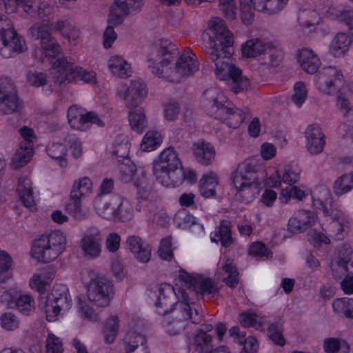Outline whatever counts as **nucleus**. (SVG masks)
I'll list each match as a JSON object with an SVG mask.
<instances>
[{"mask_svg":"<svg viewBox=\"0 0 353 353\" xmlns=\"http://www.w3.org/2000/svg\"><path fill=\"white\" fill-rule=\"evenodd\" d=\"M209 28L214 35V44L210 48L209 57L215 66V74L220 80L231 81L230 88L235 94L248 88L249 79L241 75V70L230 63L234 53L233 37L224 21L215 17L209 22Z\"/></svg>","mask_w":353,"mask_h":353,"instance_id":"nucleus-1","label":"nucleus"},{"mask_svg":"<svg viewBox=\"0 0 353 353\" xmlns=\"http://www.w3.org/2000/svg\"><path fill=\"white\" fill-rule=\"evenodd\" d=\"M177 54L176 46L167 39L156 42L148 56V67L152 72L172 82H179L183 77H188L199 70V63L192 52H184L181 54L174 68L168 64Z\"/></svg>","mask_w":353,"mask_h":353,"instance_id":"nucleus-2","label":"nucleus"},{"mask_svg":"<svg viewBox=\"0 0 353 353\" xmlns=\"http://www.w3.org/2000/svg\"><path fill=\"white\" fill-rule=\"evenodd\" d=\"M30 285L40 294L39 306L45 310L48 321H56L61 312H65L71 307L72 299L65 285L57 284L50 294H48L46 293L47 282L40 275H34Z\"/></svg>","mask_w":353,"mask_h":353,"instance_id":"nucleus-3","label":"nucleus"},{"mask_svg":"<svg viewBox=\"0 0 353 353\" xmlns=\"http://www.w3.org/2000/svg\"><path fill=\"white\" fill-rule=\"evenodd\" d=\"M202 101L210 117L220 120L230 128H238L246 118L245 112L234 106L217 88H211L205 90Z\"/></svg>","mask_w":353,"mask_h":353,"instance_id":"nucleus-4","label":"nucleus"},{"mask_svg":"<svg viewBox=\"0 0 353 353\" xmlns=\"http://www.w3.org/2000/svg\"><path fill=\"white\" fill-rule=\"evenodd\" d=\"M153 174L164 186L174 188L181 184V163L172 147L165 149L154 160Z\"/></svg>","mask_w":353,"mask_h":353,"instance_id":"nucleus-5","label":"nucleus"},{"mask_svg":"<svg viewBox=\"0 0 353 353\" xmlns=\"http://www.w3.org/2000/svg\"><path fill=\"white\" fill-rule=\"evenodd\" d=\"M179 292L182 301L179 305L175 316L165 315L162 321L163 327L170 335H177L183 332L188 321L194 324H199L202 321V314L199 309L194 307L193 303L190 302L189 294L186 291L181 290Z\"/></svg>","mask_w":353,"mask_h":353,"instance_id":"nucleus-6","label":"nucleus"},{"mask_svg":"<svg viewBox=\"0 0 353 353\" xmlns=\"http://www.w3.org/2000/svg\"><path fill=\"white\" fill-rule=\"evenodd\" d=\"M343 76L336 68L329 66L323 68L316 76L317 89L326 95H337V105L341 110H345V115L352 110L350 102L346 97L339 93L343 85Z\"/></svg>","mask_w":353,"mask_h":353,"instance_id":"nucleus-7","label":"nucleus"},{"mask_svg":"<svg viewBox=\"0 0 353 353\" xmlns=\"http://www.w3.org/2000/svg\"><path fill=\"white\" fill-rule=\"evenodd\" d=\"M65 236L59 230L41 235L32 247L33 256L43 263L55 260L66 248Z\"/></svg>","mask_w":353,"mask_h":353,"instance_id":"nucleus-8","label":"nucleus"},{"mask_svg":"<svg viewBox=\"0 0 353 353\" xmlns=\"http://www.w3.org/2000/svg\"><path fill=\"white\" fill-rule=\"evenodd\" d=\"M52 74L53 82L59 86L65 85L76 80H81L88 83L96 81L95 73L88 72L75 65L67 58H58L52 63Z\"/></svg>","mask_w":353,"mask_h":353,"instance_id":"nucleus-9","label":"nucleus"},{"mask_svg":"<svg viewBox=\"0 0 353 353\" xmlns=\"http://www.w3.org/2000/svg\"><path fill=\"white\" fill-rule=\"evenodd\" d=\"M288 0H239L241 18L244 23L250 24L254 17V10L274 14L282 10Z\"/></svg>","mask_w":353,"mask_h":353,"instance_id":"nucleus-10","label":"nucleus"},{"mask_svg":"<svg viewBox=\"0 0 353 353\" xmlns=\"http://www.w3.org/2000/svg\"><path fill=\"white\" fill-rule=\"evenodd\" d=\"M180 279L188 286L189 292H186L189 296L192 294L196 295L200 294L201 296L210 297L219 292V289L215 283L210 278H205L199 274H189L181 270L179 274ZM190 299V298L189 297Z\"/></svg>","mask_w":353,"mask_h":353,"instance_id":"nucleus-11","label":"nucleus"},{"mask_svg":"<svg viewBox=\"0 0 353 353\" xmlns=\"http://www.w3.org/2000/svg\"><path fill=\"white\" fill-rule=\"evenodd\" d=\"M0 42L14 54L23 52L28 49L25 39L16 32L11 21L1 14H0Z\"/></svg>","mask_w":353,"mask_h":353,"instance_id":"nucleus-12","label":"nucleus"},{"mask_svg":"<svg viewBox=\"0 0 353 353\" xmlns=\"http://www.w3.org/2000/svg\"><path fill=\"white\" fill-rule=\"evenodd\" d=\"M232 183L239 192L250 191L252 186L257 188L258 179L255 167L250 163L242 162L231 174Z\"/></svg>","mask_w":353,"mask_h":353,"instance_id":"nucleus-13","label":"nucleus"},{"mask_svg":"<svg viewBox=\"0 0 353 353\" xmlns=\"http://www.w3.org/2000/svg\"><path fill=\"white\" fill-rule=\"evenodd\" d=\"M29 32L33 39H40V45L46 57H55L61 53V46L45 25L35 24L29 29Z\"/></svg>","mask_w":353,"mask_h":353,"instance_id":"nucleus-14","label":"nucleus"},{"mask_svg":"<svg viewBox=\"0 0 353 353\" xmlns=\"http://www.w3.org/2000/svg\"><path fill=\"white\" fill-rule=\"evenodd\" d=\"M112 293V285L105 278L92 280L88 287V297L97 305L105 307L109 305Z\"/></svg>","mask_w":353,"mask_h":353,"instance_id":"nucleus-15","label":"nucleus"},{"mask_svg":"<svg viewBox=\"0 0 353 353\" xmlns=\"http://www.w3.org/2000/svg\"><path fill=\"white\" fill-rule=\"evenodd\" d=\"M349 266L353 267V250L348 245L340 246L330 263V268L335 279L339 280L347 274Z\"/></svg>","mask_w":353,"mask_h":353,"instance_id":"nucleus-16","label":"nucleus"},{"mask_svg":"<svg viewBox=\"0 0 353 353\" xmlns=\"http://www.w3.org/2000/svg\"><path fill=\"white\" fill-rule=\"evenodd\" d=\"M68 119L70 126L79 130H86L89 123L103 125V122L95 112L84 113V111L77 105H72L68 109Z\"/></svg>","mask_w":353,"mask_h":353,"instance_id":"nucleus-17","label":"nucleus"},{"mask_svg":"<svg viewBox=\"0 0 353 353\" xmlns=\"http://www.w3.org/2000/svg\"><path fill=\"white\" fill-rule=\"evenodd\" d=\"M145 0H114L110 8L109 24L119 25L128 15L130 8L139 10Z\"/></svg>","mask_w":353,"mask_h":353,"instance_id":"nucleus-18","label":"nucleus"},{"mask_svg":"<svg viewBox=\"0 0 353 353\" xmlns=\"http://www.w3.org/2000/svg\"><path fill=\"white\" fill-rule=\"evenodd\" d=\"M102 236L98 228H89L81 240V248L83 256L94 259L100 255L101 251Z\"/></svg>","mask_w":353,"mask_h":353,"instance_id":"nucleus-19","label":"nucleus"},{"mask_svg":"<svg viewBox=\"0 0 353 353\" xmlns=\"http://www.w3.org/2000/svg\"><path fill=\"white\" fill-rule=\"evenodd\" d=\"M147 93L145 83L141 79H135L131 81L130 85L123 92L119 91L118 94L123 98L128 108L133 109L138 107Z\"/></svg>","mask_w":353,"mask_h":353,"instance_id":"nucleus-20","label":"nucleus"},{"mask_svg":"<svg viewBox=\"0 0 353 353\" xmlns=\"http://www.w3.org/2000/svg\"><path fill=\"white\" fill-rule=\"evenodd\" d=\"M158 292L155 306L157 312L159 314L163 316L168 314L181 303L178 302V297L174 289L170 285L159 288Z\"/></svg>","mask_w":353,"mask_h":353,"instance_id":"nucleus-21","label":"nucleus"},{"mask_svg":"<svg viewBox=\"0 0 353 353\" xmlns=\"http://www.w3.org/2000/svg\"><path fill=\"white\" fill-rule=\"evenodd\" d=\"M314 206L321 210L325 216H332L335 219L334 210L332 207L333 199L330 190L325 185L316 187L312 192Z\"/></svg>","mask_w":353,"mask_h":353,"instance_id":"nucleus-22","label":"nucleus"},{"mask_svg":"<svg viewBox=\"0 0 353 353\" xmlns=\"http://www.w3.org/2000/svg\"><path fill=\"white\" fill-rule=\"evenodd\" d=\"M127 248L134 255V257L141 263L149 261L151 256V248L139 236L130 235L126 238Z\"/></svg>","mask_w":353,"mask_h":353,"instance_id":"nucleus-23","label":"nucleus"},{"mask_svg":"<svg viewBox=\"0 0 353 353\" xmlns=\"http://www.w3.org/2000/svg\"><path fill=\"white\" fill-rule=\"evenodd\" d=\"M316 221L315 214L304 210H301L294 213L289 219L288 229L293 233H299L312 227Z\"/></svg>","mask_w":353,"mask_h":353,"instance_id":"nucleus-24","label":"nucleus"},{"mask_svg":"<svg viewBox=\"0 0 353 353\" xmlns=\"http://www.w3.org/2000/svg\"><path fill=\"white\" fill-rule=\"evenodd\" d=\"M192 150L197 163L202 165H211L214 161L216 150L209 142L201 140L194 143Z\"/></svg>","mask_w":353,"mask_h":353,"instance_id":"nucleus-25","label":"nucleus"},{"mask_svg":"<svg viewBox=\"0 0 353 353\" xmlns=\"http://www.w3.org/2000/svg\"><path fill=\"white\" fill-rule=\"evenodd\" d=\"M305 137L306 147L310 154H318L322 152L325 143V135L318 125H310L305 131Z\"/></svg>","mask_w":353,"mask_h":353,"instance_id":"nucleus-26","label":"nucleus"},{"mask_svg":"<svg viewBox=\"0 0 353 353\" xmlns=\"http://www.w3.org/2000/svg\"><path fill=\"white\" fill-rule=\"evenodd\" d=\"M189 347L197 353H212L219 350L229 352L228 347L225 346H221L213 350L212 337L210 334L204 332H196Z\"/></svg>","mask_w":353,"mask_h":353,"instance_id":"nucleus-27","label":"nucleus"},{"mask_svg":"<svg viewBox=\"0 0 353 353\" xmlns=\"http://www.w3.org/2000/svg\"><path fill=\"white\" fill-rule=\"evenodd\" d=\"M297 59L303 70L310 74H314L320 66V60L311 50L303 48L298 50Z\"/></svg>","mask_w":353,"mask_h":353,"instance_id":"nucleus-28","label":"nucleus"},{"mask_svg":"<svg viewBox=\"0 0 353 353\" xmlns=\"http://www.w3.org/2000/svg\"><path fill=\"white\" fill-rule=\"evenodd\" d=\"M17 192L21 201L23 205L30 208H32L35 205L32 188V182L27 177L21 176L18 181Z\"/></svg>","mask_w":353,"mask_h":353,"instance_id":"nucleus-29","label":"nucleus"},{"mask_svg":"<svg viewBox=\"0 0 353 353\" xmlns=\"http://www.w3.org/2000/svg\"><path fill=\"white\" fill-rule=\"evenodd\" d=\"M116 196H112L109 201L104 199L101 196H98L94 201V205L97 212L103 218L108 220H114V211L116 210Z\"/></svg>","mask_w":353,"mask_h":353,"instance_id":"nucleus-30","label":"nucleus"},{"mask_svg":"<svg viewBox=\"0 0 353 353\" xmlns=\"http://www.w3.org/2000/svg\"><path fill=\"white\" fill-rule=\"evenodd\" d=\"M211 241L216 243L220 241L222 247L224 248H229L233 245L234 240L232 236L230 221H221L218 230L214 233V236H211Z\"/></svg>","mask_w":353,"mask_h":353,"instance_id":"nucleus-31","label":"nucleus"},{"mask_svg":"<svg viewBox=\"0 0 353 353\" xmlns=\"http://www.w3.org/2000/svg\"><path fill=\"white\" fill-rule=\"evenodd\" d=\"M23 108V101L14 91L0 99V112L3 114H12L19 112Z\"/></svg>","mask_w":353,"mask_h":353,"instance_id":"nucleus-32","label":"nucleus"},{"mask_svg":"<svg viewBox=\"0 0 353 353\" xmlns=\"http://www.w3.org/2000/svg\"><path fill=\"white\" fill-rule=\"evenodd\" d=\"M81 197L75 190H71L70 199L65 205L67 212L77 221H83L88 217V212L81 208Z\"/></svg>","mask_w":353,"mask_h":353,"instance_id":"nucleus-33","label":"nucleus"},{"mask_svg":"<svg viewBox=\"0 0 353 353\" xmlns=\"http://www.w3.org/2000/svg\"><path fill=\"white\" fill-rule=\"evenodd\" d=\"M108 67L114 75L120 78H126L131 75L130 65L120 56L111 57L108 61Z\"/></svg>","mask_w":353,"mask_h":353,"instance_id":"nucleus-34","label":"nucleus"},{"mask_svg":"<svg viewBox=\"0 0 353 353\" xmlns=\"http://www.w3.org/2000/svg\"><path fill=\"white\" fill-rule=\"evenodd\" d=\"M269 41L260 39H252L243 44L241 52L243 57H255L263 55Z\"/></svg>","mask_w":353,"mask_h":353,"instance_id":"nucleus-35","label":"nucleus"},{"mask_svg":"<svg viewBox=\"0 0 353 353\" xmlns=\"http://www.w3.org/2000/svg\"><path fill=\"white\" fill-rule=\"evenodd\" d=\"M283 59V52L278 45L269 42L262 55V63L268 66H277Z\"/></svg>","mask_w":353,"mask_h":353,"instance_id":"nucleus-36","label":"nucleus"},{"mask_svg":"<svg viewBox=\"0 0 353 353\" xmlns=\"http://www.w3.org/2000/svg\"><path fill=\"white\" fill-rule=\"evenodd\" d=\"M218 184L216 175L212 172L203 175L200 180L199 191L205 198L216 195V187Z\"/></svg>","mask_w":353,"mask_h":353,"instance_id":"nucleus-37","label":"nucleus"},{"mask_svg":"<svg viewBox=\"0 0 353 353\" xmlns=\"http://www.w3.org/2000/svg\"><path fill=\"white\" fill-rule=\"evenodd\" d=\"M351 42L347 34L338 33L330 43V52L334 57H340L345 52Z\"/></svg>","mask_w":353,"mask_h":353,"instance_id":"nucleus-38","label":"nucleus"},{"mask_svg":"<svg viewBox=\"0 0 353 353\" xmlns=\"http://www.w3.org/2000/svg\"><path fill=\"white\" fill-rule=\"evenodd\" d=\"M129 113V122L132 129L139 133H142L147 127V120L143 109L137 107Z\"/></svg>","mask_w":353,"mask_h":353,"instance_id":"nucleus-39","label":"nucleus"},{"mask_svg":"<svg viewBox=\"0 0 353 353\" xmlns=\"http://www.w3.org/2000/svg\"><path fill=\"white\" fill-rule=\"evenodd\" d=\"M116 210L114 211V221L126 222L132 219L133 216V208L128 203H124L122 198L116 196Z\"/></svg>","mask_w":353,"mask_h":353,"instance_id":"nucleus-40","label":"nucleus"},{"mask_svg":"<svg viewBox=\"0 0 353 353\" xmlns=\"http://www.w3.org/2000/svg\"><path fill=\"white\" fill-rule=\"evenodd\" d=\"M32 154V148L28 142L20 144L19 148L12 158L13 167L17 169L24 166L30 161Z\"/></svg>","mask_w":353,"mask_h":353,"instance_id":"nucleus-41","label":"nucleus"},{"mask_svg":"<svg viewBox=\"0 0 353 353\" xmlns=\"http://www.w3.org/2000/svg\"><path fill=\"white\" fill-rule=\"evenodd\" d=\"M353 188V172L344 174L337 178L333 186L334 192L338 196L343 195Z\"/></svg>","mask_w":353,"mask_h":353,"instance_id":"nucleus-42","label":"nucleus"},{"mask_svg":"<svg viewBox=\"0 0 353 353\" xmlns=\"http://www.w3.org/2000/svg\"><path fill=\"white\" fill-rule=\"evenodd\" d=\"M46 151L49 157L57 160L61 167L66 166L67 150L64 145L59 143H54L47 147Z\"/></svg>","mask_w":353,"mask_h":353,"instance_id":"nucleus-43","label":"nucleus"},{"mask_svg":"<svg viewBox=\"0 0 353 353\" xmlns=\"http://www.w3.org/2000/svg\"><path fill=\"white\" fill-rule=\"evenodd\" d=\"M222 270L227 276L223 279V281L231 288H234L239 283V272L232 261L227 259L222 267Z\"/></svg>","mask_w":353,"mask_h":353,"instance_id":"nucleus-44","label":"nucleus"},{"mask_svg":"<svg viewBox=\"0 0 353 353\" xmlns=\"http://www.w3.org/2000/svg\"><path fill=\"white\" fill-rule=\"evenodd\" d=\"M332 307L336 313L343 314L348 319H353V299H336L333 302Z\"/></svg>","mask_w":353,"mask_h":353,"instance_id":"nucleus-45","label":"nucleus"},{"mask_svg":"<svg viewBox=\"0 0 353 353\" xmlns=\"http://www.w3.org/2000/svg\"><path fill=\"white\" fill-rule=\"evenodd\" d=\"M299 179V174L290 168H285L281 179L280 175L276 173L275 176L270 178L272 185L274 188L279 187L281 182L289 184L290 186L295 183Z\"/></svg>","mask_w":353,"mask_h":353,"instance_id":"nucleus-46","label":"nucleus"},{"mask_svg":"<svg viewBox=\"0 0 353 353\" xmlns=\"http://www.w3.org/2000/svg\"><path fill=\"white\" fill-rule=\"evenodd\" d=\"M161 137L157 131H149L145 134L141 143V150L144 152L152 151L161 144Z\"/></svg>","mask_w":353,"mask_h":353,"instance_id":"nucleus-47","label":"nucleus"},{"mask_svg":"<svg viewBox=\"0 0 353 353\" xmlns=\"http://www.w3.org/2000/svg\"><path fill=\"white\" fill-rule=\"evenodd\" d=\"M268 335L275 345L283 346L285 344L283 335V324L280 321H276L269 325Z\"/></svg>","mask_w":353,"mask_h":353,"instance_id":"nucleus-48","label":"nucleus"},{"mask_svg":"<svg viewBox=\"0 0 353 353\" xmlns=\"http://www.w3.org/2000/svg\"><path fill=\"white\" fill-rule=\"evenodd\" d=\"M12 259L5 252H0V283H4L12 277Z\"/></svg>","mask_w":353,"mask_h":353,"instance_id":"nucleus-49","label":"nucleus"},{"mask_svg":"<svg viewBox=\"0 0 353 353\" xmlns=\"http://www.w3.org/2000/svg\"><path fill=\"white\" fill-rule=\"evenodd\" d=\"M118 327L119 319L117 316L107 319L103 328L104 338L107 343H112L114 341Z\"/></svg>","mask_w":353,"mask_h":353,"instance_id":"nucleus-50","label":"nucleus"},{"mask_svg":"<svg viewBox=\"0 0 353 353\" xmlns=\"http://www.w3.org/2000/svg\"><path fill=\"white\" fill-rule=\"evenodd\" d=\"M16 307L22 314L30 315L34 310V300L28 294L20 295L16 300Z\"/></svg>","mask_w":353,"mask_h":353,"instance_id":"nucleus-51","label":"nucleus"},{"mask_svg":"<svg viewBox=\"0 0 353 353\" xmlns=\"http://www.w3.org/2000/svg\"><path fill=\"white\" fill-rule=\"evenodd\" d=\"M20 6L28 15L36 17L41 16L45 5L39 0H21Z\"/></svg>","mask_w":353,"mask_h":353,"instance_id":"nucleus-52","label":"nucleus"},{"mask_svg":"<svg viewBox=\"0 0 353 353\" xmlns=\"http://www.w3.org/2000/svg\"><path fill=\"white\" fill-rule=\"evenodd\" d=\"M135 165L130 160L122 162L119 165L120 179L124 183L130 182L136 172Z\"/></svg>","mask_w":353,"mask_h":353,"instance_id":"nucleus-53","label":"nucleus"},{"mask_svg":"<svg viewBox=\"0 0 353 353\" xmlns=\"http://www.w3.org/2000/svg\"><path fill=\"white\" fill-rule=\"evenodd\" d=\"M307 99V90L304 83L299 81L294 85V94L291 97L293 103L299 108L301 107Z\"/></svg>","mask_w":353,"mask_h":353,"instance_id":"nucleus-54","label":"nucleus"},{"mask_svg":"<svg viewBox=\"0 0 353 353\" xmlns=\"http://www.w3.org/2000/svg\"><path fill=\"white\" fill-rule=\"evenodd\" d=\"M77 307L81 316L84 319L92 321H98L100 320L98 314L95 313L94 311L90 307L86 302L82 300L81 297H78Z\"/></svg>","mask_w":353,"mask_h":353,"instance_id":"nucleus-55","label":"nucleus"},{"mask_svg":"<svg viewBox=\"0 0 353 353\" xmlns=\"http://www.w3.org/2000/svg\"><path fill=\"white\" fill-rule=\"evenodd\" d=\"M158 254L161 259L170 261L173 258L172 239L170 236L163 239L160 243Z\"/></svg>","mask_w":353,"mask_h":353,"instance_id":"nucleus-56","label":"nucleus"},{"mask_svg":"<svg viewBox=\"0 0 353 353\" xmlns=\"http://www.w3.org/2000/svg\"><path fill=\"white\" fill-rule=\"evenodd\" d=\"M219 6L228 19L233 20L236 18L237 8L234 0H219Z\"/></svg>","mask_w":353,"mask_h":353,"instance_id":"nucleus-57","label":"nucleus"},{"mask_svg":"<svg viewBox=\"0 0 353 353\" xmlns=\"http://www.w3.org/2000/svg\"><path fill=\"white\" fill-rule=\"evenodd\" d=\"M249 253L254 256H265L266 259L272 257V252L261 242H256L251 245Z\"/></svg>","mask_w":353,"mask_h":353,"instance_id":"nucleus-58","label":"nucleus"},{"mask_svg":"<svg viewBox=\"0 0 353 353\" xmlns=\"http://www.w3.org/2000/svg\"><path fill=\"white\" fill-rule=\"evenodd\" d=\"M113 158L118 162H126L129 159V145L128 142L116 145L112 152Z\"/></svg>","mask_w":353,"mask_h":353,"instance_id":"nucleus-59","label":"nucleus"},{"mask_svg":"<svg viewBox=\"0 0 353 353\" xmlns=\"http://www.w3.org/2000/svg\"><path fill=\"white\" fill-rule=\"evenodd\" d=\"M92 182L91 180L88 177H83L80 179L78 182L76 181L72 190H75L77 195L83 196L91 191Z\"/></svg>","mask_w":353,"mask_h":353,"instance_id":"nucleus-60","label":"nucleus"},{"mask_svg":"<svg viewBox=\"0 0 353 353\" xmlns=\"http://www.w3.org/2000/svg\"><path fill=\"white\" fill-rule=\"evenodd\" d=\"M132 337L134 339V341H130L125 347L126 352L125 353H132L135 351L136 349L139 348V344L141 345V348L142 350L145 349V337L135 332L132 334Z\"/></svg>","mask_w":353,"mask_h":353,"instance_id":"nucleus-61","label":"nucleus"},{"mask_svg":"<svg viewBox=\"0 0 353 353\" xmlns=\"http://www.w3.org/2000/svg\"><path fill=\"white\" fill-rule=\"evenodd\" d=\"M62 343L54 334H49L46 341V353H61Z\"/></svg>","mask_w":353,"mask_h":353,"instance_id":"nucleus-62","label":"nucleus"},{"mask_svg":"<svg viewBox=\"0 0 353 353\" xmlns=\"http://www.w3.org/2000/svg\"><path fill=\"white\" fill-rule=\"evenodd\" d=\"M281 196L286 198V201L292 197L298 200H302L306 193L297 186H289L281 190Z\"/></svg>","mask_w":353,"mask_h":353,"instance_id":"nucleus-63","label":"nucleus"},{"mask_svg":"<svg viewBox=\"0 0 353 353\" xmlns=\"http://www.w3.org/2000/svg\"><path fill=\"white\" fill-rule=\"evenodd\" d=\"M342 346L347 349L348 346L345 341L341 342L339 340L334 338L326 339L324 341L323 347L327 353H335L339 351Z\"/></svg>","mask_w":353,"mask_h":353,"instance_id":"nucleus-64","label":"nucleus"}]
</instances>
